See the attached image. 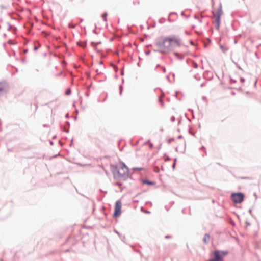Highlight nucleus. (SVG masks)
I'll list each match as a JSON object with an SVG mask.
<instances>
[{"label": "nucleus", "mask_w": 261, "mask_h": 261, "mask_svg": "<svg viewBox=\"0 0 261 261\" xmlns=\"http://www.w3.org/2000/svg\"><path fill=\"white\" fill-rule=\"evenodd\" d=\"M121 165V168H119L117 165L111 164V171L115 179H122L124 181L128 178L132 179L129 175V169L126 165L122 161L120 162Z\"/></svg>", "instance_id": "1"}, {"label": "nucleus", "mask_w": 261, "mask_h": 261, "mask_svg": "<svg viewBox=\"0 0 261 261\" xmlns=\"http://www.w3.org/2000/svg\"><path fill=\"white\" fill-rule=\"evenodd\" d=\"M229 253L228 250H216L212 254V258L208 261H224V257Z\"/></svg>", "instance_id": "2"}, {"label": "nucleus", "mask_w": 261, "mask_h": 261, "mask_svg": "<svg viewBox=\"0 0 261 261\" xmlns=\"http://www.w3.org/2000/svg\"><path fill=\"white\" fill-rule=\"evenodd\" d=\"M212 13L214 14L213 18L215 19V20L213 21V23L215 24L216 29L217 30H219L221 24V18L223 14L222 5L221 3L220 4L219 6L217 9V12L215 13L213 11Z\"/></svg>", "instance_id": "3"}, {"label": "nucleus", "mask_w": 261, "mask_h": 261, "mask_svg": "<svg viewBox=\"0 0 261 261\" xmlns=\"http://www.w3.org/2000/svg\"><path fill=\"white\" fill-rule=\"evenodd\" d=\"M245 195L241 192L232 193L231 194V199L234 203L240 204L244 200Z\"/></svg>", "instance_id": "4"}, {"label": "nucleus", "mask_w": 261, "mask_h": 261, "mask_svg": "<svg viewBox=\"0 0 261 261\" xmlns=\"http://www.w3.org/2000/svg\"><path fill=\"white\" fill-rule=\"evenodd\" d=\"M122 203L120 200H117L115 204L114 212L113 214L114 218L119 217L121 214Z\"/></svg>", "instance_id": "5"}, {"label": "nucleus", "mask_w": 261, "mask_h": 261, "mask_svg": "<svg viewBox=\"0 0 261 261\" xmlns=\"http://www.w3.org/2000/svg\"><path fill=\"white\" fill-rule=\"evenodd\" d=\"M165 40L170 42L175 43L177 46L181 45V40L179 36L176 35L168 36L165 37Z\"/></svg>", "instance_id": "6"}, {"label": "nucleus", "mask_w": 261, "mask_h": 261, "mask_svg": "<svg viewBox=\"0 0 261 261\" xmlns=\"http://www.w3.org/2000/svg\"><path fill=\"white\" fill-rule=\"evenodd\" d=\"M167 41L165 40V37H161L155 40V45L160 49L165 48V43Z\"/></svg>", "instance_id": "7"}, {"label": "nucleus", "mask_w": 261, "mask_h": 261, "mask_svg": "<svg viewBox=\"0 0 261 261\" xmlns=\"http://www.w3.org/2000/svg\"><path fill=\"white\" fill-rule=\"evenodd\" d=\"M8 89V85L6 82H0V96L6 93Z\"/></svg>", "instance_id": "8"}, {"label": "nucleus", "mask_w": 261, "mask_h": 261, "mask_svg": "<svg viewBox=\"0 0 261 261\" xmlns=\"http://www.w3.org/2000/svg\"><path fill=\"white\" fill-rule=\"evenodd\" d=\"M140 181L143 184H146L148 186H154L156 184V182L155 181L150 180L147 178H146V179L140 178Z\"/></svg>", "instance_id": "9"}, {"label": "nucleus", "mask_w": 261, "mask_h": 261, "mask_svg": "<svg viewBox=\"0 0 261 261\" xmlns=\"http://www.w3.org/2000/svg\"><path fill=\"white\" fill-rule=\"evenodd\" d=\"M70 122L68 121H66L64 125H61V128L63 131L65 132L66 133H69L70 129Z\"/></svg>", "instance_id": "10"}, {"label": "nucleus", "mask_w": 261, "mask_h": 261, "mask_svg": "<svg viewBox=\"0 0 261 261\" xmlns=\"http://www.w3.org/2000/svg\"><path fill=\"white\" fill-rule=\"evenodd\" d=\"M175 46L173 44L172 42H170V41H167L166 43H165V49H167L168 51H171L173 47Z\"/></svg>", "instance_id": "11"}, {"label": "nucleus", "mask_w": 261, "mask_h": 261, "mask_svg": "<svg viewBox=\"0 0 261 261\" xmlns=\"http://www.w3.org/2000/svg\"><path fill=\"white\" fill-rule=\"evenodd\" d=\"M210 239V235L208 234V233H205L204 236V237L203 238V242L205 244H207L208 242H209V240Z\"/></svg>", "instance_id": "12"}, {"label": "nucleus", "mask_w": 261, "mask_h": 261, "mask_svg": "<svg viewBox=\"0 0 261 261\" xmlns=\"http://www.w3.org/2000/svg\"><path fill=\"white\" fill-rule=\"evenodd\" d=\"M174 56L179 60H182L184 59L185 56L183 55H180L177 52H174Z\"/></svg>", "instance_id": "13"}, {"label": "nucleus", "mask_w": 261, "mask_h": 261, "mask_svg": "<svg viewBox=\"0 0 261 261\" xmlns=\"http://www.w3.org/2000/svg\"><path fill=\"white\" fill-rule=\"evenodd\" d=\"M91 46H92V47H93V48H94V50H96L97 53H99V52H100V50H98V49H97V46H96V43H95V42H94V41H92V42H91Z\"/></svg>", "instance_id": "14"}, {"label": "nucleus", "mask_w": 261, "mask_h": 261, "mask_svg": "<svg viewBox=\"0 0 261 261\" xmlns=\"http://www.w3.org/2000/svg\"><path fill=\"white\" fill-rule=\"evenodd\" d=\"M20 50V54L21 56H22L23 54L27 53L28 51V48H26L22 49L20 47H19Z\"/></svg>", "instance_id": "15"}, {"label": "nucleus", "mask_w": 261, "mask_h": 261, "mask_svg": "<svg viewBox=\"0 0 261 261\" xmlns=\"http://www.w3.org/2000/svg\"><path fill=\"white\" fill-rule=\"evenodd\" d=\"M107 15L108 14L107 12H104L101 15V17L103 18V21L105 22L107 21Z\"/></svg>", "instance_id": "16"}, {"label": "nucleus", "mask_w": 261, "mask_h": 261, "mask_svg": "<svg viewBox=\"0 0 261 261\" xmlns=\"http://www.w3.org/2000/svg\"><path fill=\"white\" fill-rule=\"evenodd\" d=\"M220 48L221 49L222 51L224 54L228 50V48H225L224 46L221 44H220Z\"/></svg>", "instance_id": "17"}, {"label": "nucleus", "mask_w": 261, "mask_h": 261, "mask_svg": "<svg viewBox=\"0 0 261 261\" xmlns=\"http://www.w3.org/2000/svg\"><path fill=\"white\" fill-rule=\"evenodd\" d=\"M143 169L144 168L142 167H134L132 168V170L134 171H142L143 170Z\"/></svg>", "instance_id": "18"}, {"label": "nucleus", "mask_w": 261, "mask_h": 261, "mask_svg": "<svg viewBox=\"0 0 261 261\" xmlns=\"http://www.w3.org/2000/svg\"><path fill=\"white\" fill-rule=\"evenodd\" d=\"M167 49L162 48L159 50V53L162 54H166L167 53Z\"/></svg>", "instance_id": "19"}, {"label": "nucleus", "mask_w": 261, "mask_h": 261, "mask_svg": "<svg viewBox=\"0 0 261 261\" xmlns=\"http://www.w3.org/2000/svg\"><path fill=\"white\" fill-rule=\"evenodd\" d=\"M71 93V90L70 88H68L65 91V94L66 95H70Z\"/></svg>", "instance_id": "20"}, {"label": "nucleus", "mask_w": 261, "mask_h": 261, "mask_svg": "<svg viewBox=\"0 0 261 261\" xmlns=\"http://www.w3.org/2000/svg\"><path fill=\"white\" fill-rule=\"evenodd\" d=\"M192 66L193 67V68H198V64L197 63H196L194 61H192Z\"/></svg>", "instance_id": "21"}, {"label": "nucleus", "mask_w": 261, "mask_h": 261, "mask_svg": "<svg viewBox=\"0 0 261 261\" xmlns=\"http://www.w3.org/2000/svg\"><path fill=\"white\" fill-rule=\"evenodd\" d=\"M189 129H188V133L190 135H192L193 136H195V133L192 132L191 127L190 126H189Z\"/></svg>", "instance_id": "22"}, {"label": "nucleus", "mask_w": 261, "mask_h": 261, "mask_svg": "<svg viewBox=\"0 0 261 261\" xmlns=\"http://www.w3.org/2000/svg\"><path fill=\"white\" fill-rule=\"evenodd\" d=\"M158 101H159V102H160L161 103L162 107H163L164 106V101L163 99H162L161 98H159Z\"/></svg>", "instance_id": "23"}, {"label": "nucleus", "mask_w": 261, "mask_h": 261, "mask_svg": "<svg viewBox=\"0 0 261 261\" xmlns=\"http://www.w3.org/2000/svg\"><path fill=\"white\" fill-rule=\"evenodd\" d=\"M164 156L166 157V158L165 159V162L171 160V158L168 155H167L166 153H165L164 154Z\"/></svg>", "instance_id": "24"}, {"label": "nucleus", "mask_w": 261, "mask_h": 261, "mask_svg": "<svg viewBox=\"0 0 261 261\" xmlns=\"http://www.w3.org/2000/svg\"><path fill=\"white\" fill-rule=\"evenodd\" d=\"M165 21H166L165 18L163 17L159 19V22L160 23L162 24V23H164L165 22Z\"/></svg>", "instance_id": "25"}, {"label": "nucleus", "mask_w": 261, "mask_h": 261, "mask_svg": "<svg viewBox=\"0 0 261 261\" xmlns=\"http://www.w3.org/2000/svg\"><path fill=\"white\" fill-rule=\"evenodd\" d=\"M21 61L22 63H25L27 62L26 58L25 57H23V55L21 56Z\"/></svg>", "instance_id": "26"}, {"label": "nucleus", "mask_w": 261, "mask_h": 261, "mask_svg": "<svg viewBox=\"0 0 261 261\" xmlns=\"http://www.w3.org/2000/svg\"><path fill=\"white\" fill-rule=\"evenodd\" d=\"M236 82H237V81L236 80H234L232 78L230 77V80H229L230 84H232L233 83H236Z\"/></svg>", "instance_id": "27"}, {"label": "nucleus", "mask_w": 261, "mask_h": 261, "mask_svg": "<svg viewBox=\"0 0 261 261\" xmlns=\"http://www.w3.org/2000/svg\"><path fill=\"white\" fill-rule=\"evenodd\" d=\"M188 111L191 112V114L192 115V118H195V115L194 114V111L192 109H188Z\"/></svg>", "instance_id": "28"}, {"label": "nucleus", "mask_w": 261, "mask_h": 261, "mask_svg": "<svg viewBox=\"0 0 261 261\" xmlns=\"http://www.w3.org/2000/svg\"><path fill=\"white\" fill-rule=\"evenodd\" d=\"M174 140V138L173 137H171V138H170L168 140H167V142L168 143V144H170L172 141H173Z\"/></svg>", "instance_id": "29"}, {"label": "nucleus", "mask_w": 261, "mask_h": 261, "mask_svg": "<svg viewBox=\"0 0 261 261\" xmlns=\"http://www.w3.org/2000/svg\"><path fill=\"white\" fill-rule=\"evenodd\" d=\"M153 171L155 173H159L160 172V169L158 167H155Z\"/></svg>", "instance_id": "30"}, {"label": "nucleus", "mask_w": 261, "mask_h": 261, "mask_svg": "<svg viewBox=\"0 0 261 261\" xmlns=\"http://www.w3.org/2000/svg\"><path fill=\"white\" fill-rule=\"evenodd\" d=\"M82 43H83L82 47L83 48L86 47L87 46V40L84 41Z\"/></svg>", "instance_id": "31"}, {"label": "nucleus", "mask_w": 261, "mask_h": 261, "mask_svg": "<svg viewBox=\"0 0 261 261\" xmlns=\"http://www.w3.org/2000/svg\"><path fill=\"white\" fill-rule=\"evenodd\" d=\"M116 185L117 186H119L120 188H121L122 186V185H123L122 183H121L120 182H117L116 183Z\"/></svg>", "instance_id": "32"}, {"label": "nucleus", "mask_w": 261, "mask_h": 261, "mask_svg": "<svg viewBox=\"0 0 261 261\" xmlns=\"http://www.w3.org/2000/svg\"><path fill=\"white\" fill-rule=\"evenodd\" d=\"M171 122H174L175 121V117L174 116H172L170 118Z\"/></svg>", "instance_id": "33"}, {"label": "nucleus", "mask_w": 261, "mask_h": 261, "mask_svg": "<svg viewBox=\"0 0 261 261\" xmlns=\"http://www.w3.org/2000/svg\"><path fill=\"white\" fill-rule=\"evenodd\" d=\"M96 28H97V26L96 24H95V29L93 30V33L95 34H98L96 30Z\"/></svg>", "instance_id": "34"}, {"label": "nucleus", "mask_w": 261, "mask_h": 261, "mask_svg": "<svg viewBox=\"0 0 261 261\" xmlns=\"http://www.w3.org/2000/svg\"><path fill=\"white\" fill-rule=\"evenodd\" d=\"M194 77L197 81H199L201 79L200 77H198L196 75H194Z\"/></svg>", "instance_id": "35"}, {"label": "nucleus", "mask_w": 261, "mask_h": 261, "mask_svg": "<svg viewBox=\"0 0 261 261\" xmlns=\"http://www.w3.org/2000/svg\"><path fill=\"white\" fill-rule=\"evenodd\" d=\"M114 232L117 234L119 236H122V234H121L120 232H119L117 230H116V229H114Z\"/></svg>", "instance_id": "36"}, {"label": "nucleus", "mask_w": 261, "mask_h": 261, "mask_svg": "<svg viewBox=\"0 0 261 261\" xmlns=\"http://www.w3.org/2000/svg\"><path fill=\"white\" fill-rule=\"evenodd\" d=\"M172 238V236L171 235H166L165 236V239H170V238Z\"/></svg>", "instance_id": "37"}, {"label": "nucleus", "mask_w": 261, "mask_h": 261, "mask_svg": "<svg viewBox=\"0 0 261 261\" xmlns=\"http://www.w3.org/2000/svg\"><path fill=\"white\" fill-rule=\"evenodd\" d=\"M40 46V45L39 46H36V45H35L34 47V50L35 51H36L38 49L39 47Z\"/></svg>", "instance_id": "38"}, {"label": "nucleus", "mask_w": 261, "mask_h": 261, "mask_svg": "<svg viewBox=\"0 0 261 261\" xmlns=\"http://www.w3.org/2000/svg\"><path fill=\"white\" fill-rule=\"evenodd\" d=\"M240 82L241 83H244L245 81V79L244 77H241L240 79Z\"/></svg>", "instance_id": "39"}, {"label": "nucleus", "mask_w": 261, "mask_h": 261, "mask_svg": "<svg viewBox=\"0 0 261 261\" xmlns=\"http://www.w3.org/2000/svg\"><path fill=\"white\" fill-rule=\"evenodd\" d=\"M177 15V13L176 12H170L169 13V16H171V15Z\"/></svg>", "instance_id": "40"}, {"label": "nucleus", "mask_w": 261, "mask_h": 261, "mask_svg": "<svg viewBox=\"0 0 261 261\" xmlns=\"http://www.w3.org/2000/svg\"><path fill=\"white\" fill-rule=\"evenodd\" d=\"M124 74V68L121 70V75L123 76Z\"/></svg>", "instance_id": "41"}, {"label": "nucleus", "mask_w": 261, "mask_h": 261, "mask_svg": "<svg viewBox=\"0 0 261 261\" xmlns=\"http://www.w3.org/2000/svg\"><path fill=\"white\" fill-rule=\"evenodd\" d=\"M252 208H250L249 210H248V213L251 215L252 217H253V215L252 214Z\"/></svg>", "instance_id": "42"}, {"label": "nucleus", "mask_w": 261, "mask_h": 261, "mask_svg": "<svg viewBox=\"0 0 261 261\" xmlns=\"http://www.w3.org/2000/svg\"><path fill=\"white\" fill-rule=\"evenodd\" d=\"M241 179H249L250 178L248 177H240Z\"/></svg>", "instance_id": "43"}, {"label": "nucleus", "mask_w": 261, "mask_h": 261, "mask_svg": "<svg viewBox=\"0 0 261 261\" xmlns=\"http://www.w3.org/2000/svg\"><path fill=\"white\" fill-rule=\"evenodd\" d=\"M175 167H176V163H173V164L172 165V168L173 169H174L175 168Z\"/></svg>", "instance_id": "44"}, {"label": "nucleus", "mask_w": 261, "mask_h": 261, "mask_svg": "<svg viewBox=\"0 0 261 261\" xmlns=\"http://www.w3.org/2000/svg\"><path fill=\"white\" fill-rule=\"evenodd\" d=\"M205 85H206V82H204L202 83L200 85V87H204Z\"/></svg>", "instance_id": "45"}, {"label": "nucleus", "mask_w": 261, "mask_h": 261, "mask_svg": "<svg viewBox=\"0 0 261 261\" xmlns=\"http://www.w3.org/2000/svg\"><path fill=\"white\" fill-rule=\"evenodd\" d=\"M246 227L247 226H249L250 225V223L248 221H246Z\"/></svg>", "instance_id": "46"}, {"label": "nucleus", "mask_w": 261, "mask_h": 261, "mask_svg": "<svg viewBox=\"0 0 261 261\" xmlns=\"http://www.w3.org/2000/svg\"><path fill=\"white\" fill-rule=\"evenodd\" d=\"M8 44H13V41H12V40H9L8 41Z\"/></svg>", "instance_id": "47"}, {"label": "nucleus", "mask_w": 261, "mask_h": 261, "mask_svg": "<svg viewBox=\"0 0 261 261\" xmlns=\"http://www.w3.org/2000/svg\"><path fill=\"white\" fill-rule=\"evenodd\" d=\"M73 139L72 138L71 141H70V146H71L73 144Z\"/></svg>", "instance_id": "48"}, {"label": "nucleus", "mask_w": 261, "mask_h": 261, "mask_svg": "<svg viewBox=\"0 0 261 261\" xmlns=\"http://www.w3.org/2000/svg\"><path fill=\"white\" fill-rule=\"evenodd\" d=\"M150 54V50H147V51H145V54L146 55H149Z\"/></svg>", "instance_id": "49"}, {"label": "nucleus", "mask_w": 261, "mask_h": 261, "mask_svg": "<svg viewBox=\"0 0 261 261\" xmlns=\"http://www.w3.org/2000/svg\"><path fill=\"white\" fill-rule=\"evenodd\" d=\"M202 100H203V101H205V100H206L207 98H206V96H202Z\"/></svg>", "instance_id": "50"}, {"label": "nucleus", "mask_w": 261, "mask_h": 261, "mask_svg": "<svg viewBox=\"0 0 261 261\" xmlns=\"http://www.w3.org/2000/svg\"><path fill=\"white\" fill-rule=\"evenodd\" d=\"M69 28H75V25H72V24H69Z\"/></svg>", "instance_id": "51"}, {"label": "nucleus", "mask_w": 261, "mask_h": 261, "mask_svg": "<svg viewBox=\"0 0 261 261\" xmlns=\"http://www.w3.org/2000/svg\"><path fill=\"white\" fill-rule=\"evenodd\" d=\"M99 191L101 192H102V193H104L105 194H106L107 193V191H103L102 190H101V189H99Z\"/></svg>", "instance_id": "52"}, {"label": "nucleus", "mask_w": 261, "mask_h": 261, "mask_svg": "<svg viewBox=\"0 0 261 261\" xmlns=\"http://www.w3.org/2000/svg\"><path fill=\"white\" fill-rule=\"evenodd\" d=\"M119 90H123V86L122 85H120L119 87Z\"/></svg>", "instance_id": "53"}, {"label": "nucleus", "mask_w": 261, "mask_h": 261, "mask_svg": "<svg viewBox=\"0 0 261 261\" xmlns=\"http://www.w3.org/2000/svg\"><path fill=\"white\" fill-rule=\"evenodd\" d=\"M179 93H181V92H179V91H176V92H175V96H176V97H177V95H178V94H179Z\"/></svg>", "instance_id": "54"}, {"label": "nucleus", "mask_w": 261, "mask_h": 261, "mask_svg": "<svg viewBox=\"0 0 261 261\" xmlns=\"http://www.w3.org/2000/svg\"><path fill=\"white\" fill-rule=\"evenodd\" d=\"M168 21H169V22H172L173 20H171V19L170 18V16H169L168 17Z\"/></svg>", "instance_id": "55"}, {"label": "nucleus", "mask_w": 261, "mask_h": 261, "mask_svg": "<svg viewBox=\"0 0 261 261\" xmlns=\"http://www.w3.org/2000/svg\"><path fill=\"white\" fill-rule=\"evenodd\" d=\"M190 43L192 45H194V42H193V41L192 40H190Z\"/></svg>", "instance_id": "56"}, {"label": "nucleus", "mask_w": 261, "mask_h": 261, "mask_svg": "<svg viewBox=\"0 0 261 261\" xmlns=\"http://www.w3.org/2000/svg\"><path fill=\"white\" fill-rule=\"evenodd\" d=\"M65 118H69V113H67V114H66V115H65Z\"/></svg>", "instance_id": "57"}, {"label": "nucleus", "mask_w": 261, "mask_h": 261, "mask_svg": "<svg viewBox=\"0 0 261 261\" xmlns=\"http://www.w3.org/2000/svg\"><path fill=\"white\" fill-rule=\"evenodd\" d=\"M162 69L163 70V71L164 72H166V68L164 67H162Z\"/></svg>", "instance_id": "58"}, {"label": "nucleus", "mask_w": 261, "mask_h": 261, "mask_svg": "<svg viewBox=\"0 0 261 261\" xmlns=\"http://www.w3.org/2000/svg\"><path fill=\"white\" fill-rule=\"evenodd\" d=\"M182 138V135H179L178 137H177V139H181Z\"/></svg>", "instance_id": "59"}, {"label": "nucleus", "mask_w": 261, "mask_h": 261, "mask_svg": "<svg viewBox=\"0 0 261 261\" xmlns=\"http://www.w3.org/2000/svg\"><path fill=\"white\" fill-rule=\"evenodd\" d=\"M101 43V41H99V42H97L96 43V46L97 45H99V44H100Z\"/></svg>", "instance_id": "60"}, {"label": "nucleus", "mask_w": 261, "mask_h": 261, "mask_svg": "<svg viewBox=\"0 0 261 261\" xmlns=\"http://www.w3.org/2000/svg\"><path fill=\"white\" fill-rule=\"evenodd\" d=\"M49 143H50V144L51 145H54V142H53V141H51V140H50V141H49Z\"/></svg>", "instance_id": "61"}, {"label": "nucleus", "mask_w": 261, "mask_h": 261, "mask_svg": "<svg viewBox=\"0 0 261 261\" xmlns=\"http://www.w3.org/2000/svg\"><path fill=\"white\" fill-rule=\"evenodd\" d=\"M198 21H199V22H200V23H202V19H201V18H199L198 19Z\"/></svg>", "instance_id": "62"}, {"label": "nucleus", "mask_w": 261, "mask_h": 261, "mask_svg": "<svg viewBox=\"0 0 261 261\" xmlns=\"http://www.w3.org/2000/svg\"><path fill=\"white\" fill-rule=\"evenodd\" d=\"M210 72L208 71H205L204 72V75H205L206 74H208Z\"/></svg>", "instance_id": "63"}, {"label": "nucleus", "mask_w": 261, "mask_h": 261, "mask_svg": "<svg viewBox=\"0 0 261 261\" xmlns=\"http://www.w3.org/2000/svg\"><path fill=\"white\" fill-rule=\"evenodd\" d=\"M194 18H195V19H197V20H198V19L199 18V17H198V16H197V15H195L194 16Z\"/></svg>", "instance_id": "64"}]
</instances>
